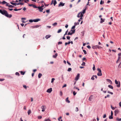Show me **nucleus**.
Masks as SVG:
<instances>
[{
	"label": "nucleus",
	"mask_w": 121,
	"mask_h": 121,
	"mask_svg": "<svg viewBox=\"0 0 121 121\" xmlns=\"http://www.w3.org/2000/svg\"><path fill=\"white\" fill-rule=\"evenodd\" d=\"M44 106L43 105L41 107V108L42 109V111L43 112H44L45 111Z\"/></svg>",
	"instance_id": "nucleus-21"
},
{
	"label": "nucleus",
	"mask_w": 121,
	"mask_h": 121,
	"mask_svg": "<svg viewBox=\"0 0 121 121\" xmlns=\"http://www.w3.org/2000/svg\"><path fill=\"white\" fill-rule=\"evenodd\" d=\"M38 119H40L42 118V117L41 116H38Z\"/></svg>",
	"instance_id": "nucleus-51"
},
{
	"label": "nucleus",
	"mask_w": 121,
	"mask_h": 121,
	"mask_svg": "<svg viewBox=\"0 0 121 121\" xmlns=\"http://www.w3.org/2000/svg\"><path fill=\"white\" fill-rule=\"evenodd\" d=\"M52 0L53 1V4H54V5L55 6L57 3V2L56 1V0Z\"/></svg>",
	"instance_id": "nucleus-14"
},
{
	"label": "nucleus",
	"mask_w": 121,
	"mask_h": 121,
	"mask_svg": "<svg viewBox=\"0 0 121 121\" xmlns=\"http://www.w3.org/2000/svg\"><path fill=\"white\" fill-rule=\"evenodd\" d=\"M28 6H29L31 7L32 6L34 8H36V6L35 5L32 4H28Z\"/></svg>",
	"instance_id": "nucleus-10"
},
{
	"label": "nucleus",
	"mask_w": 121,
	"mask_h": 121,
	"mask_svg": "<svg viewBox=\"0 0 121 121\" xmlns=\"http://www.w3.org/2000/svg\"><path fill=\"white\" fill-rule=\"evenodd\" d=\"M97 70L98 71V72L97 73V75L98 76H101L102 75V74L101 73V69L99 68H98L97 69Z\"/></svg>",
	"instance_id": "nucleus-3"
},
{
	"label": "nucleus",
	"mask_w": 121,
	"mask_h": 121,
	"mask_svg": "<svg viewBox=\"0 0 121 121\" xmlns=\"http://www.w3.org/2000/svg\"><path fill=\"white\" fill-rule=\"evenodd\" d=\"M81 14V12H80L79 13H78V14L77 16V17H80V15L79 16V15Z\"/></svg>",
	"instance_id": "nucleus-47"
},
{
	"label": "nucleus",
	"mask_w": 121,
	"mask_h": 121,
	"mask_svg": "<svg viewBox=\"0 0 121 121\" xmlns=\"http://www.w3.org/2000/svg\"><path fill=\"white\" fill-rule=\"evenodd\" d=\"M100 20L101 21L100 22L101 23H102L104 22L105 20V19H103L102 18H100Z\"/></svg>",
	"instance_id": "nucleus-15"
},
{
	"label": "nucleus",
	"mask_w": 121,
	"mask_h": 121,
	"mask_svg": "<svg viewBox=\"0 0 121 121\" xmlns=\"http://www.w3.org/2000/svg\"><path fill=\"white\" fill-rule=\"evenodd\" d=\"M38 8L39 9V11L40 12H42L43 10V8H41L40 7V6L37 7L36 6V8Z\"/></svg>",
	"instance_id": "nucleus-4"
},
{
	"label": "nucleus",
	"mask_w": 121,
	"mask_h": 121,
	"mask_svg": "<svg viewBox=\"0 0 121 121\" xmlns=\"http://www.w3.org/2000/svg\"><path fill=\"white\" fill-rule=\"evenodd\" d=\"M119 112V110L118 109L115 110L114 111V112H115V113H116L117 114Z\"/></svg>",
	"instance_id": "nucleus-23"
},
{
	"label": "nucleus",
	"mask_w": 121,
	"mask_h": 121,
	"mask_svg": "<svg viewBox=\"0 0 121 121\" xmlns=\"http://www.w3.org/2000/svg\"><path fill=\"white\" fill-rule=\"evenodd\" d=\"M109 118L110 119H112L113 118V116L112 115H110L109 116Z\"/></svg>",
	"instance_id": "nucleus-33"
},
{
	"label": "nucleus",
	"mask_w": 121,
	"mask_h": 121,
	"mask_svg": "<svg viewBox=\"0 0 121 121\" xmlns=\"http://www.w3.org/2000/svg\"><path fill=\"white\" fill-rule=\"evenodd\" d=\"M70 31H71L72 33L73 34L75 32V30L74 29L73 30L72 29H71V30Z\"/></svg>",
	"instance_id": "nucleus-25"
},
{
	"label": "nucleus",
	"mask_w": 121,
	"mask_h": 121,
	"mask_svg": "<svg viewBox=\"0 0 121 121\" xmlns=\"http://www.w3.org/2000/svg\"><path fill=\"white\" fill-rule=\"evenodd\" d=\"M110 95H109L108 94L107 95V96H105L104 97L105 98H106L107 97H109Z\"/></svg>",
	"instance_id": "nucleus-58"
},
{
	"label": "nucleus",
	"mask_w": 121,
	"mask_h": 121,
	"mask_svg": "<svg viewBox=\"0 0 121 121\" xmlns=\"http://www.w3.org/2000/svg\"><path fill=\"white\" fill-rule=\"evenodd\" d=\"M83 15H82V14H80V20H81L82 19H83V18H82V17L83 16Z\"/></svg>",
	"instance_id": "nucleus-27"
},
{
	"label": "nucleus",
	"mask_w": 121,
	"mask_h": 121,
	"mask_svg": "<svg viewBox=\"0 0 121 121\" xmlns=\"http://www.w3.org/2000/svg\"><path fill=\"white\" fill-rule=\"evenodd\" d=\"M5 10H6L4 9L2 10L0 9V13L3 15Z\"/></svg>",
	"instance_id": "nucleus-12"
},
{
	"label": "nucleus",
	"mask_w": 121,
	"mask_h": 121,
	"mask_svg": "<svg viewBox=\"0 0 121 121\" xmlns=\"http://www.w3.org/2000/svg\"><path fill=\"white\" fill-rule=\"evenodd\" d=\"M107 92H108V93L110 94H111L112 95H113V92H111L110 91H108Z\"/></svg>",
	"instance_id": "nucleus-42"
},
{
	"label": "nucleus",
	"mask_w": 121,
	"mask_h": 121,
	"mask_svg": "<svg viewBox=\"0 0 121 121\" xmlns=\"http://www.w3.org/2000/svg\"><path fill=\"white\" fill-rule=\"evenodd\" d=\"M93 99V95H91L89 98L88 100L89 101H91Z\"/></svg>",
	"instance_id": "nucleus-11"
},
{
	"label": "nucleus",
	"mask_w": 121,
	"mask_h": 121,
	"mask_svg": "<svg viewBox=\"0 0 121 121\" xmlns=\"http://www.w3.org/2000/svg\"><path fill=\"white\" fill-rule=\"evenodd\" d=\"M20 3H15V6H16V5H20Z\"/></svg>",
	"instance_id": "nucleus-55"
},
{
	"label": "nucleus",
	"mask_w": 121,
	"mask_h": 121,
	"mask_svg": "<svg viewBox=\"0 0 121 121\" xmlns=\"http://www.w3.org/2000/svg\"><path fill=\"white\" fill-rule=\"evenodd\" d=\"M9 4H6V6H8L9 8H12L14 7H15L13 6L12 5H9Z\"/></svg>",
	"instance_id": "nucleus-8"
},
{
	"label": "nucleus",
	"mask_w": 121,
	"mask_h": 121,
	"mask_svg": "<svg viewBox=\"0 0 121 121\" xmlns=\"http://www.w3.org/2000/svg\"><path fill=\"white\" fill-rule=\"evenodd\" d=\"M104 3V1H103L102 0H101L100 2V4H103Z\"/></svg>",
	"instance_id": "nucleus-32"
},
{
	"label": "nucleus",
	"mask_w": 121,
	"mask_h": 121,
	"mask_svg": "<svg viewBox=\"0 0 121 121\" xmlns=\"http://www.w3.org/2000/svg\"><path fill=\"white\" fill-rule=\"evenodd\" d=\"M62 31V29H60L57 32V33H59L60 32Z\"/></svg>",
	"instance_id": "nucleus-37"
},
{
	"label": "nucleus",
	"mask_w": 121,
	"mask_h": 121,
	"mask_svg": "<svg viewBox=\"0 0 121 121\" xmlns=\"http://www.w3.org/2000/svg\"><path fill=\"white\" fill-rule=\"evenodd\" d=\"M65 3H63L62 2H60L58 5V7L63 6L65 5Z\"/></svg>",
	"instance_id": "nucleus-5"
},
{
	"label": "nucleus",
	"mask_w": 121,
	"mask_h": 121,
	"mask_svg": "<svg viewBox=\"0 0 121 121\" xmlns=\"http://www.w3.org/2000/svg\"><path fill=\"white\" fill-rule=\"evenodd\" d=\"M83 51L84 52V54H85L86 55L87 54L85 50H83Z\"/></svg>",
	"instance_id": "nucleus-39"
},
{
	"label": "nucleus",
	"mask_w": 121,
	"mask_h": 121,
	"mask_svg": "<svg viewBox=\"0 0 121 121\" xmlns=\"http://www.w3.org/2000/svg\"><path fill=\"white\" fill-rule=\"evenodd\" d=\"M27 113L28 115H30V114L31 113V110H30L29 109L28 110Z\"/></svg>",
	"instance_id": "nucleus-30"
},
{
	"label": "nucleus",
	"mask_w": 121,
	"mask_h": 121,
	"mask_svg": "<svg viewBox=\"0 0 121 121\" xmlns=\"http://www.w3.org/2000/svg\"><path fill=\"white\" fill-rule=\"evenodd\" d=\"M94 75H93L92 76L91 78V79L92 80H94L95 79V78H94Z\"/></svg>",
	"instance_id": "nucleus-43"
},
{
	"label": "nucleus",
	"mask_w": 121,
	"mask_h": 121,
	"mask_svg": "<svg viewBox=\"0 0 121 121\" xmlns=\"http://www.w3.org/2000/svg\"><path fill=\"white\" fill-rule=\"evenodd\" d=\"M70 37L69 36H68L66 37V38L67 39L69 40L70 39Z\"/></svg>",
	"instance_id": "nucleus-50"
},
{
	"label": "nucleus",
	"mask_w": 121,
	"mask_h": 121,
	"mask_svg": "<svg viewBox=\"0 0 121 121\" xmlns=\"http://www.w3.org/2000/svg\"><path fill=\"white\" fill-rule=\"evenodd\" d=\"M80 75V74L79 73H78L77 76L75 77V79L76 81H77L78 80L79 78Z\"/></svg>",
	"instance_id": "nucleus-7"
},
{
	"label": "nucleus",
	"mask_w": 121,
	"mask_h": 121,
	"mask_svg": "<svg viewBox=\"0 0 121 121\" xmlns=\"http://www.w3.org/2000/svg\"><path fill=\"white\" fill-rule=\"evenodd\" d=\"M85 62H83L82 64H81V65L82 66H84L85 65Z\"/></svg>",
	"instance_id": "nucleus-56"
},
{
	"label": "nucleus",
	"mask_w": 121,
	"mask_h": 121,
	"mask_svg": "<svg viewBox=\"0 0 121 121\" xmlns=\"http://www.w3.org/2000/svg\"><path fill=\"white\" fill-rule=\"evenodd\" d=\"M68 98H69L68 97L66 99H65V101L67 103H70V101L68 99Z\"/></svg>",
	"instance_id": "nucleus-19"
},
{
	"label": "nucleus",
	"mask_w": 121,
	"mask_h": 121,
	"mask_svg": "<svg viewBox=\"0 0 121 121\" xmlns=\"http://www.w3.org/2000/svg\"><path fill=\"white\" fill-rule=\"evenodd\" d=\"M71 31H70L67 34V35H71L73 34L72 32H70Z\"/></svg>",
	"instance_id": "nucleus-28"
},
{
	"label": "nucleus",
	"mask_w": 121,
	"mask_h": 121,
	"mask_svg": "<svg viewBox=\"0 0 121 121\" xmlns=\"http://www.w3.org/2000/svg\"><path fill=\"white\" fill-rule=\"evenodd\" d=\"M41 20L39 18H37L36 19H34V22H37L38 21H40Z\"/></svg>",
	"instance_id": "nucleus-13"
},
{
	"label": "nucleus",
	"mask_w": 121,
	"mask_h": 121,
	"mask_svg": "<svg viewBox=\"0 0 121 121\" xmlns=\"http://www.w3.org/2000/svg\"><path fill=\"white\" fill-rule=\"evenodd\" d=\"M15 75H17L18 76H20V74L18 72H16L15 73Z\"/></svg>",
	"instance_id": "nucleus-41"
},
{
	"label": "nucleus",
	"mask_w": 121,
	"mask_h": 121,
	"mask_svg": "<svg viewBox=\"0 0 121 121\" xmlns=\"http://www.w3.org/2000/svg\"><path fill=\"white\" fill-rule=\"evenodd\" d=\"M77 93V92H75V91H74L73 92V95L74 96Z\"/></svg>",
	"instance_id": "nucleus-54"
},
{
	"label": "nucleus",
	"mask_w": 121,
	"mask_h": 121,
	"mask_svg": "<svg viewBox=\"0 0 121 121\" xmlns=\"http://www.w3.org/2000/svg\"><path fill=\"white\" fill-rule=\"evenodd\" d=\"M46 11V12L47 13H48L50 12V10L49 9L47 10Z\"/></svg>",
	"instance_id": "nucleus-64"
},
{
	"label": "nucleus",
	"mask_w": 121,
	"mask_h": 121,
	"mask_svg": "<svg viewBox=\"0 0 121 121\" xmlns=\"http://www.w3.org/2000/svg\"><path fill=\"white\" fill-rule=\"evenodd\" d=\"M10 3L11 4L13 5V6H15V3H13L12 2H10Z\"/></svg>",
	"instance_id": "nucleus-53"
},
{
	"label": "nucleus",
	"mask_w": 121,
	"mask_h": 121,
	"mask_svg": "<svg viewBox=\"0 0 121 121\" xmlns=\"http://www.w3.org/2000/svg\"><path fill=\"white\" fill-rule=\"evenodd\" d=\"M57 24V23L56 22H55L52 24V25L54 26H56Z\"/></svg>",
	"instance_id": "nucleus-31"
},
{
	"label": "nucleus",
	"mask_w": 121,
	"mask_h": 121,
	"mask_svg": "<svg viewBox=\"0 0 121 121\" xmlns=\"http://www.w3.org/2000/svg\"><path fill=\"white\" fill-rule=\"evenodd\" d=\"M92 48L93 49H96L97 48V45L93 46Z\"/></svg>",
	"instance_id": "nucleus-26"
},
{
	"label": "nucleus",
	"mask_w": 121,
	"mask_h": 121,
	"mask_svg": "<svg viewBox=\"0 0 121 121\" xmlns=\"http://www.w3.org/2000/svg\"><path fill=\"white\" fill-rule=\"evenodd\" d=\"M3 15H4L5 16L8 18H11L12 17V15L11 14H8L7 11L6 10H5Z\"/></svg>",
	"instance_id": "nucleus-1"
},
{
	"label": "nucleus",
	"mask_w": 121,
	"mask_h": 121,
	"mask_svg": "<svg viewBox=\"0 0 121 121\" xmlns=\"http://www.w3.org/2000/svg\"><path fill=\"white\" fill-rule=\"evenodd\" d=\"M79 24V22H77V23L76 22H75L74 23V25L76 26L77 25H78Z\"/></svg>",
	"instance_id": "nucleus-36"
},
{
	"label": "nucleus",
	"mask_w": 121,
	"mask_h": 121,
	"mask_svg": "<svg viewBox=\"0 0 121 121\" xmlns=\"http://www.w3.org/2000/svg\"><path fill=\"white\" fill-rule=\"evenodd\" d=\"M107 81L109 82L110 84H112V81L110 79H107Z\"/></svg>",
	"instance_id": "nucleus-18"
},
{
	"label": "nucleus",
	"mask_w": 121,
	"mask_h": 121,
	"mask_svg": "<svg viewBox=\"0 0 121 121\" xmlns=\"http://www.w3.org/2000/svg\"><path fill=\"white\" fill-rule=\"evenodd\" d=\"M116 120L118 121H121V118H119L118 117H117L116 118Z\"/></svg>",
	"instance_id": "nucleus-38"
},
{
	"label": "nucleus",
	"mask_w": 121,
	"mask_h": 121,
	"mask_svg": "<svg viewBox=\"0 0 121 121\" xmlns=\"http://www.w3.org/2000/svg\"><path fill=\"white\" fill-rule=\"evenodd\" d=\"M2 4H9L7 3V2H6L5 1H3L2 2Z\"/></svg>",
	"instance_id": "nucleus-16"
},
{
	"label": "nucleus",
	"mask_w": 121,
	"mask_h": 121,
	"mask_svg": "<svg viewBox=\"0 0 121 121\" xmlns=\"http://www.w3.org/2000/svg\"><path fill=\"white\" fill-rule=\"evenodd\" d=\"M93 69L94 71L95 70V67L94 65V66H93Z\"/></svg>",
	"instance_id": "nucleus-62"
},
{
	"label": "nucleus",
	"mask_w": 121,
	"mask_h": 121,
	"mask_svg": "<svg viewBox=\"0 0 121 121\" xmlns=\"http://www.w3.org/2000/svg\"><path fill=\"white\" fill-rule=\"evenodd\" d=\"M62 118V117L61 116H60L58 118V120L59 121H62V120L61 119Z\"/></svg>",
	"instance_id": "nucleus-29"
},
{
	"label": "nucleus",
	"mask_w": 121,
	"mask_h": 121,
	"mask_svg": "<svg viewBox=\"0 0 121 121\" xmlns=\"http://www.w3.org/2000/svg\"><path fill=\"white\" fill-rule=\"evenodd\" d=\"M86 8L82 10V11L80 12H81V14H82V15L83 16V14L85 13H86Z\"/></svg>",
	"instance_id": "nucleus-6"
},
{
	"label": "nucleus",
	"mask_w": 121,
	"mask_h": 121,
	"mask_svg": "<svg viewBox=\"0 0 121 121\" xmlns=\"http://www.w3.org/2000/svg\"><path fill=\"white\" fill-rule=\"evenodd\" d=\"M115 82L117 85L116 86L118 87H119L120 86V82L119 81H118L116 79L115 80Z\"/></svg>",
	"instance_id": "nucleus-2"
},
{
	"label": "nucleus",
	"mask_w": 121,
	"mask_h": 121,
	"mask_svg": "<svg viewBox=\"0 0 121 121\" xmlns=\"http://www.w3.org/2000/svg\"><path fill=\"white\" fill-rule=\"evenodd\" d=\"M78 111V108L77 107H76V109H75V111L76 112H77Z\"/></svg>",
	"instance_id": "nucleus-60"
},
{
	"label": "nucleus",
	"mask_w": 121,
	"mask_h": 121,
	"mask_svg": "<svg viewBox=\"0 0 121 121\" xmlns=\"http://www.w3.org/2000/svg\"><path fill=\"white\" fill-rule=\"evenodd\" d=\"M67 63L69 65H71V64H70V63L68 61H67Z\"/></svg>",
	"instance_id": "nucleus-63"
},
{
	"label": "nucleus",
	"mask_w": 121,
	"mask_h": 121,
	"mask_svg": "<svg viewBox=\"0 0 121 121\" xmlns=\"http://www.w3.org/2000/svg\"><path fill=\"white\" fill-rule=\"evenodd\" d=\"M55 79L54 78H52V79L51 82L52 83L54 81V80H55Z\"/></svg>",
	"instance_id": "nucleus-49"
},
{
	"label": "nucleus",
	"mask_w": 121,
	"mask_h": 121,
	"mask_svg": "<svg viewBox=\"0 0 121 121\" xmlns=\"http://www.w3.org/2000/svg\"><path fill=\"white\" fill-rule=\"evenodd\" d=\"M29 21L30 22H34V19H30L29 20Z\"/></svg>",
	"instance_id": "nucleus-46"
},
{
	"label": "nucleus",
	"mask_w": 121,
	"mask_h": 121,
	"mask_svg": "<svg viewBox=\"0 0 121 121\" xmlns=\"http://www.w3.org/2000/svg\"><path fill=\"white\" fill-rule=\"evenodd\" d=\"M25 72L21 71L20 72L21 74L22 75H24L25 73Z\"/></svg>",
	"instance_id": "nucleus-34"
},
{
	"label": "nucleus",
	"mask_w": 121,
	"mask_h": 121,
	"mask_svg": "<svg viewBox=\"0 0 121 121\" xmlns=\"http://www.w3.org/2000/svg\"><path fill=\"white\" fill-rule=\"evenodd\" d=\"M108 87L110 88L111 89H113V86L111 85H109L108 86Z\"/></svg>",
	"instance_id": "nucleus-22"
},
{
	"label": "nucleus",
	"mask_w": 121,
	"mask_h": 121,
	"mask_svg": "<svg viewBox=\"0 0 121 121\" xmlns=\"http://www.w3.org/2000/svg\"><path fill=\"white\" fill-rule=\"evenodd\" d=\"M70 43V42H69V41L68 42H66L65 43V46H66L67 44H69Z\"/></svg>",
	"instance_id": "nucleus-35"
},
{
	"label": "nucleus",
	"mask_w": 121,
	"mask_h": 121,
	"mask_svg": "<svg viewBox=\"0 0 121 121\" xmlns=\"http://www.w3.org/2000/svg\"><path fill=\"white\" fill-rule=\"evenodd\" d=\"M42 75V74L41 73H39L38 75V78H40Z\"/></svg>",
	"instance_id": "nucleus-24"
},
{
	"label": "nucleus",
	"mask_w": 121,
	"mask_h": 121,
	"mask_svg": "<svg viewBox=\"0 0 121 121\" xmlns=\"http://www.w3.org/2000/svg\"><path fill=\"white\" fill-rule=\"evenodd\" d=\"M52 91V88H50L48 89L47 91V92L49 93H50Z\"/></svg>",
	"instance_id": "nucleus-9"
},
{
	"label": "nucleus",
	"mask_w": 121,
	"mask_h": 121,
	"mask_svg": "<svg viewBox=\"0 0 121 121\" xmlns=\"http://www.w3.org/2000/svg\"><path fill=\"white\" fill-rule=\"evenodd\" d=\"M41 26L39 25H35V28H37L39 27V26Z\"/></svg>",
	"instance_id": "nucleus-57"
},
{
	"label": "nucleus",
	"mask_w": 121,
	"mask_h": 121,
	"mask_svg": "<svg viewBox=\"0 0 121 121\" xmlns=\"http://www.w3.org/2000/svg\"><path fill=\"white\" fill-rule=\"evenodd\" d=\"M75 26L74 25L72 27L71 29H74L75 27Z\"/></svg>",
	"instance_id": "nucleus-52"
},
{
	"label": "nucleus",
	"mask_w": 121,
	"mask_h": 121,
	"mask_svg": "<svg viewBox=\"0 0 121 121\" xmlns=\"http://www.w3.org/2000/svg\"><path fill=\"white\" fill-rule=\"evenodd\" d=\"M103 48L102 47L99 46L98 45H97V48L99 49H100L101 48Z\"/></svg>",
	"instance_id": "nucleus-40"
},
{
	"label": "nucleus",
	"mask_w": 121,
	"mask_h": 121,
	"mask_svg": "<svg viewBox=\"0 0 121 121\" xmlns=\"http://www.w3.org/2000/svg\"><path fill=\"white\" fill-rule=\"evenodd\" d=\"M118 67L119 68H121V62H120L119 64V65Z\"/></svg>",
	"instance_id": "nucleus-59"
},
{
	"label": "nucleus",
	"mask_w": 121,
	"mask_h": 121,
	"mask_svg": "<svg viewBox=\"0 0 121 121\" xmlns=\"http://www.w3.org/2000/svg\"><path fill=\"white\" fill-rule=\"evenodd\" d=\"M24 2L26 3H27V2H28L29 1V0H24Z\"/></svg>",
	"instance_id": "nucleus-61"
},
{
	"label": "nucleus",
	"mask_w": 121,
	"mask_h": 121,
	"mask_svg": "<svg viewBox=\"0 0 121 121\" xmlns=\"http://www.w3.org/2000/svg\"><path fill=\"white\" fill-rule=\"evenodd\" d=\"M72 70V69L71 68H68L67 71L69 72H70Z\"/></svg>",
	"instance_id": "nucleus-44"
},
{
	"label": "nucleus",
	"mask_w": 121,
	"mask_h": 121,
	"mask_svg": "<svg viewBox=\"0 0 121 121\" xmlns=\"http://www.w3.org/2000/svg\"><path fill=\"white\" fill-rule=\"evenodd\" d=\"M44 121H51V120L49 119L48 118L47 119H45Z\"/></svg>",
	"instance_id": "nucleus-45"
},
{
	"label": "nucleus",
	"mask_w": 121,
	"mask_h": 121,
	"mask_svg": "<svg viewBox=\"0 0 121 121\" xmlns=\"http://www.w3.org/2000/svg\"><path fill=\"white\" fill-rule=\"evenodd\" d=\"M51 36V35H47L45 36V38L46 39H48V38H50Z\"/></svg>",
	"instance_id": "nucleus-17"
},
{
	"label": "nucleus",
	"mask_w": 121,
	"mask_h": 121,
	"mask_svg": "<svg viewBox=\"0 0 121 121\" xmlns=\"http://www.w3.org/2000/svg\"><path fill=\"white\" fill-rule=\"evenodd\" d=\"M58 54L56 53L55 55L53 56V57L54 58H56L58 56Z\"/></svg>",
	"instance_id": "nucleus-20"
},
{
	"label": "nucleus",
	"mask_w": 121,
	"mask_h": 121,
	"mask_svg": "<svg viewBox=\"0 0 121 121\" xmlns=\"http://www.w3.org/2000/svg\"><path fill=\"white\" fill-rule=\"evenodd\" d=\"M23 87L25 89H26L27 87L26 86V85H23Z\"/></svg>",
	"instance_id": "nucleus-48"
}]
</instances>
